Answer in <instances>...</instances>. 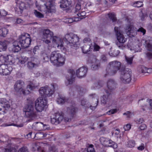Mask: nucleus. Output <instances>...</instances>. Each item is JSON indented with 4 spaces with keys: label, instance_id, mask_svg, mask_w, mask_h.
<instances>
[{
    "label": "nucleus",
    "instance_id": "7",
    "mask_svg": "<svg viewBox=\"0 0 152 152\" xmlns=\"http://www.w3.org/2000/svg\"><path fill=\"white\" fill-rule=\"evenodd\" d=\"M64 38L67 44H69L71 46H74L75 47V45L79 40V38L77 35L73 33L67 34L65 35Z\"/></svg>",
    "mask_w": 152,
    "mask_h": 152
},
{
    "label": "nucleus",
    "instance_id": "10",
    "mask_svg": "<svg viewBox=\"0 0 152 152\" xmlns=\"http://www.w3.org/2000/svg\"><path fill=\"white\" fill-rule=\"evenodd\" d=\"M128 23L125 27V31L128 35L134 37L137 35V28L133 25L132 22L129 19L128 20Z\"/></svg>",
    "mask_w": 152,
    "mask_h": 152
},
{
    "label": "nucleus",
    "instance_id": "38",
    "mask_svg": "<svg viewBox=\"0 0 152 152\" xmlns=\"http://www.w3.org/2000/svg\"><path fill=\"white\" fill-rule=\"evenodd\" d=\"M134 5L135 7L139 8L142 7L143 4H142V2L141 1H137L134 3Z\"/></svg>",
    "mask_w": 152,
    "mask_h": 152
},
{
    "label": "nucleus",
    "instance_id": "36",
    "mask_svg": "<svg viewBox=\"0 0 152 152\" xmlns=\"http://www.w3.org/2000/svg\"><path fill=\"white\" fill-rule=\"evenodd\" d=\"M126 60L128 64H131L132 63L133 57H128L126 56Z\"/></svg>",
    "mask_w": 152,
    "mask_h": 152
},
{
    "label": "nucleus",
    "instance_id": "49",
    "mask_svg": "<svg viewBox=\"0 0 152 152\" xmlns=\"http://www.w3.org/2000/svg\"><path fill=\"white\" fill-rule=\"evenodd\" d=\"M5 152H16V149L13 148H6Z\"/></svg>",
    "mask_w": 152,
    "mask_h": 152
},
{
    "label": "nucleus",
    "instance_id": "39",
    "mask_svg": "<svg viewBox=\"0 0 152 152\" xmlns=\"http://www.w3.org/2000/svg\"><path fill=\"white\" fill-rule=\"evenodd\" d=\"M104 84V82L102 81H99L98 82V83H96L95 86H96L97 88H100V87H102Z\"/></svg>",
    "mask_w": 152,
    "mask_h": 152
},
{
    "label": "nucleus",
    "instance_id": "33",
    "mask_svg": "<svg viewBox=\"0 0 152 152\" xmlns=\"http://www.w3.org/2000/svg\"><path fill=\"white\" fill-rule=\"evenodd\" d=\"M110 143L108 145L107 147H111L113 148L114 149L116 148H117V144L115 142H114L113 141L111 140H110Z\"/></svg>",
    "mask_w": 152,
    "mask_h": 152
},
{
    "label": "nucleus",
    "instance_id": "40",
    "mask_svg": "<svg viewBox=\"0 0 152 152\" xmlns=\"http://www.w3.org/2000/svg\"><path fill=\"white\" fill-rule=\"evenodd\" d=\"M37 87V86H35L33 83H30V84L27 86V88L30 89V90H32Z\"/></svg>",
    "mask_w": 152,
    "mask_h": 152
},
{
    "label": "nucleus",
    "instance_id": "45",
    "mask_svg": "<svg viewBox=\"0 0 152 152\" xmlns=\"http://www.w3.org/2000/svg\"><path fill=\"white\" fill-rule=\"evenodd\" d=\"M146 31V30L142 27L139 28L138 30L137 29V32H140L142 33L143 35L145 34Z\"/></svg>",
    "mask_w": 152,
    "mask_h": 152
},
{
    "label": "nucleus",
    "instance_id": "61",
    "mask_svg": "<svg viewBox=\"0 0 152 152\" xmlns=\"http://www.w3.org/2000/svg\"><path fill=\"white\" fill-rule=\"evenodd\" d=\"M148 100V103L150 105V107L149 108V110L151 112H152V99H149Z\"/></svg>",
    "mask_w": 152,
    "mask_h": 152
},
{
    "label": "nucleus",
    "instance_id": "62",
    "mask_svg": "<svg viewBox=\"0 0 152 152\" xmlns=\"http://www.w3.org/2000/svg\"><path fill=\"white\" fill-rule=\"evenodd\" d=\"M144 148V144L143 143H142L141 145L137 148V149L141 151L143 150Z\"/></svg>",
    "mask_w": 152,
    "mask_h": 152
},
{
    "label": "nucleus",
    "instance_id": "13",
    "mask_svg": "<svg viewBox=\"0 0 152 152\" xmlns=\"http://www.w3.org/2000/svg\"><path fill=\"white\" fill-rule=\"evenodd\" d=\"M114 31L118 42L122 43L125 42L126 41V39L125 38L124 35L120 31L119 28L116 26L114 28Z\"/></svg>",
    "mask_w": 152,
    "mask_h": 152
},
{
    "label": "nucleus",
    "instance_id": "53",
    "mask_svg": "<svg viewBox=\"0 0 152 152\" xmlns=\"http://www.w3.org/2000/svg\"><path fill=\"white\" fill-rule=\"evenodd\" d=\"M7 12L4 10H2L0 11V15L3 16H5L7 15Z\"/></svg>",
    "mask_w": 152,
    "mask_h": 152
},
{
    "label": "nucleus",
    "instance_id": "1",
    "mask_svg": "<svg viewBox=\"0 0 152 152\" xmlns=\"http://www.w3.org/2000/svg\"><path fill=\"white\" fill-rule=\"evenodd\" d=\"M78 111V108L75 106H72L67 109V112L69 116L64 117V113L62 112H58L55 113L52 118H51V122L53 124L57 125L60 123L64 118L65 121L69 122L74 117Z\"/></svg>",
    "mask_w": 152,
    "mask_h": 152
},
{
    "label": "nucleus",
    "instance_id": "4",
    "mask_svg": "<svg viewBox=\"0 0 152 152\" xmlns=\"http://www.w3.org/2000/svg\"><path fill=\"white\" fill-rule=\"evenodd\" d=\"M109 65L110 68L106 69V74L105 75L104 77H106L107 75H113L115 74L120 69L121 67V63L120 62L117 61H113L110 62Z\"/></svg>",
    "mask_w": 152,
    "mask_h": 152
},
{
    "label": "nucleus",
    "instance_id": "16",
    "mask_svg": "<svg viewBox=\"0 0 152 152\" xmlns=\"http://www.w3.org/2000/svg\"><path fill=\"white\" fill-rule=\"evenodd\" d=\"M11 70L8 69V66L5 64H0V74L3 75H7L10 73Z\"/></svg>",
    "mask_w": 152,
    "mask_h": 152
},
{
    "label": "nucleus",
    "instance_id": "20",
    "mask_svg": "<svg viewBox=\"0 0 152 152\" xmlns=\"http://www.w3.org/2000/svg\"><path fill=\"white\" fill-rule=\"evenodd\" d=\"M92 44L91 43L89 44H84L81 47L82 52L84 54H89L90 52L92 50Z\"/></svg>",
    "mask_w": 152,
    "mask_h": 152
},
{
    "label": "nucleus",
    "instance_id": "8",
    "mask_svg": "<svg viewBox=\"0 0 152 152\" xmlns=\"http://www.w3.org/2000/svg\"><path fill=\"white\" fill-rule=\"evenodd\" d=\"M53 87L52 89H51L48 86L42 87L40 88L39 90L40 94L41 96L45 97H49L51 96L54 92V86L53 84L51 85Z\"/></svg>",
    "mask_w": 152,
    "mask_h": 152
},
{
    "label": "nucleus",
    "instance_id": "23",
    "mask_svg": "<svg viewBox=\"0 0 152 152\" xmlns=\"http://www.w3.org/2000/svg\"><path fill=\"white\" fill-rule=\"evenodd\" d=\"M67 98L61 95H58V97L57 99V102L58 104H63L66 102L68 101Z\"/></svg>",
    "mask_w": 152,
    "mask_h": 152
},
{
    "label": "nucleus",
    "instance_id": "51",
    "mask_svg": "<svg viewBox=\"0 0 152 152\" xmlns=\"http://www.w3.org/2000/svg\"><path fill=\"white\" fill-rule=\"evenodd\" d=\"M74 18H69L66 19L65 22L66 23H71L74 22Z\"/></svg>",
    "mask_w": 152,
    "mask_h": 152
},
{
    "label": "nucleus",
    "instance_id": "30",
    "mask_svg": "<svg viewBox=\"0 0 152 152\" xmlns=\"http://www.w3.org/2000/svg\"><path fill=\"white\" fill-rule=\"evenodd\" d=\"M108 16L110 19L113 22H116L117 18L115 17L114 13H110L108 14Z\"/></svg>",
    "mask_w": 152,
    "mask_h": 152
},
{
    "label": "nucleus",
    "instance_id": "44",
    "mask_svg": "<svg viewBox=\"0 0 152 152\" xmlns=\"http://www.w3.org/2000/svg\"><path fill=\"white\" fill-rule=\"evenodd\" d=\"M18 152H28L27 148L26 146H23L18 150Z\"/></svg>",
    "mask_w": 152,
    "mask_h": 152
},
{
    "label": "nucleus",
    "instance_id": "63",
    "mask_svg": "<svg viewBox=\"0 0 152 152\" xmlns=\"http://www.w3.org/2000/svg\"><path fill=\"white\" fill-rule=\"evenodd\" d=\"M10 56V57H11V56L10 55H7L6 56H4V61L6 62H10V61L9 60V56Z\"/></svg>",
    "mask_w": 152,
    "mask_h": 152
},
{
    "label": "nucleus",
    "instance_id": "27",
    "mask_svg": "<svg viewBox=\"0 0 152 152\" xmlns=\"http://www.w3.org/2000/svg\"><path fill=\"white\" fill-rule=\"evenodd\" d=\"M95 60V63L92 64L91 66V68L93 70H96L99 69L100 67V63L99 61L96 59H94Z\"/></svg>",
    "mask_w": 152,
    "mask_h": 152
},
{
    "label": "nucleus",
    "instance_id": "47",
    "mask_svg": "<svg viewBox=\"0 0 152 152\" xmlns=\"http://www.w3.org/2000/svg\"><path fill=\"white\" fill-rule=\"evenodd\" d=\"M100 47L96 43H94V51H97L99 50L100 49Z\"/></svg>",
    "mask_w": 152,
    "mask_h": 152
},
{
    "label": "nucleus",
    "instance_id": "2",
    "mask_svg": "<svg viewBox=\"0 0 152 152\" xmlns=\"http://www.w3.org/2000/svg\"><path fill=\"white\" fill-rule=\"evenodd\" d=\"M23 111L26 117L32 120L37 117V113L34 108V102L32 100L28 101V104L25 107Z\"/></svg>",
    "mask_w": 152,
    "mask_h": 152
},
{
    "label": "nucleus",
    "instance_id": "28",
    "mask_svg": "<svg viewBox=\"0 0 152 152\" xmlns=\"http://www.w3.org/2000/svg\"><path fill=\"white\" fill-rule=\"evenodd\" d=\"M8 30L5 28L0 29V36L4 37H6L8 34Z\"/></svg>",
    "mask_w": 152,
    "mask_h": 152
},
{
    "label": "nucleus",
    "instance_id": "43",
    "mask_svg": "<svg viewBox=\"0 0 152 152\" xmlns=\"http://www.w3.org/2000/svg\"><path fill=\"white\" fill-rule=\"evenodd\" d=\"M117 111L118 110L116 109H112L107 111V114L109 115L113 114L116 113Z\"/></svg>",
    "mask_w": 152,
    "mask_h": 152
},
{
    "label": "nucleus",
    "instance_id": "34",
    "mask_svg": "<svg viewBox=\"0 0 152 152\" xmlns=\"http://www.w3.org/2000/svg\"><path fill=\"white\" fill-rule=\"evenodd\" d=\"M135 143L134 140H131L129 141L128 142V146L129 148H132L134 146Z\"/></svg>",
    "mask_w": 152,
    "mask_h": 152
},
{
    "label": "nucleus",
    "instance_id": "56",
    "mask_svg": "<svg viewBox=\"0 0 152 152\" xmlns=\"http://www.w3.org/2000/svg\"><path fill=\"white\" fill-rule=\"evenodd\" d=\"M131 128V125L130 124H127L124 126V129L125 131H128Z\"/></svg>",
    "mask_w": 152,
    "mask_h": 152
},
{
    "label": "nucleus",
    "instance_id": "6",
    "mask_svg": "<svg viewBox=\"0 0 152 152\" xmlns=\"http://www.w3.org/2000/svg\"><path fill=\"white\" fill-rule=\"evenodd\" d=\"M18 40L21 47L23 49L28 47L30 45L31 41L30 35L28 33L20 36Z\"/></svg>",
    "mask_w": 152,
    "mask_h": 152
},
{
    "label": "nucleus",
    "instance_id": "9",
    "mask_svg": "<svg viewBox=\"0 0 152 152\" xmlns=\"http://www.w3.org/2000/svg\"><path fill=\"white\" fill-rule=\"evenodd\" d=\"M47 100L45 99L38 98L35 101V108L37 112H42L46 106Z\"/></svg>",
    "mask_w": 152,
    "mask_h": 152
},
{
    "label": "nucleus",
    "instance_id": "37",
    "mask_svg": "<svg viewBox=\"0 0 152 152\" xmlns=\"http://www.w3.org/2000/svg\"><path fill=\"white\" fill-rule=\"evenodd\" d=\"M124 43L118 42L116 43V45L120 49H124L125 48V46L124 45Z\"/></svg>",
    "mask_w": 152,
    "mask_h": 152
},
{
    "label": "nucleus",
    "instance_id": "14",
    "mask_svg": "<svg viewBox=\"0 0 152 152\" xmlns=\"http://www.w3.org/2000/svg\"><path fill=\"white\" fill-rule=\"evenodd\" d=\"M96 103L95 106H92L90 105L89 102L86 100V99L83 98L81 100V103L82 106H84L85 108H90L91 110H94L96 108L98 103V99L96 98Z\"/></svg>",
    "mask_w": 152,
    "mask_h": 152
},
{
    "label": "nucleus",
    "instance_id": "17",
    "mask_svg": "<svg viewBox=\"0 0 152 152\" xmlns=\"http://www.w3.org/2000/svg\"><path fill=\"white\" fill-rule=\"evenodd\" d=\"M43 36L42 37L44 39H52V42H53V38L56 36H53V32L51 31L49 29H44L42 31Z\"/></svg>",
    "mask_w": 152,
    "mask_h": 152
},
{
    "label": "nucleus",
    "instance_id": "19",
    "mask_svg": "<svg viewBox=\"0 0 152 152\" xmlns=\"http://www.w3.org/2000/svg\"><path fill=\"white\" fill-rule=\"evenodd\" d=\"M60 7L63 9L68 8L71 7V0H61L60 1Z\"/></svg>",
    "mask_w": 152,
    "mask_h": 152
},
{
    "label": "nucleus",
    "instance_id": "21",
    "mask_svg": "<svg viewBox=\"0 0 152 152\" xmlns=\"http://www.w3.org/2000/svg\"><path fill=\"white\" fill-rule=\"evenodd\" d=\"M107 86L108 89L107 90L110 92L111 93L112 91L116 88V83L113 80L110 79L108 81Z\"/></svg>",
    "mask_w": 152,
    "mask_h": 152
},
{
    "label": "nucleus",
    "instance_id": "24",
    "mask_svg": "<svg viewBox=\"0 0 152 152\" xmlns=\"http://www.w3.org/2000/svg\"><path fill=\"white\" fill-rule=\"evenodd\" d=\"M18 42L15 41L13 43L12 46V50L14 52H18L21 49V47L19 45Z\"/></svg>",
    "mask_w": 152,
    "mask_h": 152
},
{
    "label": "nucleus",
    "instance_id": "54",
    "mask_svg": "<svg viewBox=\"0 0 152 152\" xmlns=\"http://www.w3.org/2000/svg\"><path fill=\"white\" fill-rule=\"evenodd\" d=\"M141 72L142 73H147V68L144 66L141 67Z\"/></svg>",
    "mask_w": 152,
    "mask_h": 152
},
{
    "label": "nucleus",
    "instance_id": "5",
    "mask_svg": "<svg viewBox=\"0 0 152 152\" xmlns=\"http://www.w3.org/2000/svg\"><path fill=\"white\" fill-rule=\"evenodd\" d=\"M120 79L125 83H129L131 81L132 72L129 68L122 67L120 70Z\"/></svg>",
    "mask_w": 152,
    "mask_h": 152
},
{
    "label": "nucleus",
    "instance_id": "18",
    "mask_svg": "<svg viewBox=\"0 0 152 152\" xmlns=\"http://www.w3.org/2000/svg\"><path fill=\"white\" fill-rule=\"evenodd\" d=\"M106 95H103V97L101 98V102L102 103L106 104L107 102L112 98V94L111 92L106 89H104Z\"/></svg>",
    "mask_w": 152,
    "mask_h": 152
},
{
    "label": "nucleus",
    "instance_id": "50",
    "mask_svg": "<svg viewBox=\"0 0 152 152\" xmlns=\"http://www.w3.org/2000/svg\"><path fill=\"white\" fill-rule=\"evenodd\" d=\"M81 8V5L79 3L77 4L75 6V10L76 12H78L80 10Z\"/></svg>",
    "mask_w": 152,
    "mask_h": 152
},
{
    "label": "nucleus",
    "instance_id": "31",
    "mask_svg": "<svg viewBox=\"0 0 152 152\" xmlns=\"http://www.w3.org/2000/svg\"><path fill=\"white\" fill-rule=\"evenodd\" d=\"M33 134L34 136H37L39 139H42L45 137L44 133L42 132L37 133L36 134L34 133Z\"/></svg>",
    "mask_w": 152,
    "mask_h": 152
},
{
    "label": "nucleus",
    "instance_id": "58",
    "mask_svg": "<svg viewBox=\"0 0 152 152\" xmlns=\"http://www.w3.org/2000/svg\"><path fill=\"white\" fill-rule=\"evenodd\" d=\"M135 121L137 124H140L144 122V120L142 118H140L136 120Z\"/></svg>",
    "mask_w": 152,
    "mask_h": 152
},
{
    "label": "nucleus",
    "instance_id": "42",
    "mask_svg": "<svg viewBox=\"0 0 152 152\" xmlns=\"http://www.w3.org/2000/svg\"><path fill=\"white\" fill-rule=\"evenodd\" d=\"M0 47L2 48L3 50H5L7 48L6 43L3 42H0Z\"/></svg>",
    "mask_w": 152,
    "mask_h": 152
},
{
    "label": "nucleus",
    "instance_id": "60",
    "mask_svg": "<svg viewBox=\"0 0 152 152\" xmlns=\"http://www.w3.org/2000/svg\"><path fill=\"white\" fill-rule=\"evenodd\" d=\"M124 115H126L127 116V118H130L132 115L131 113L129 111H128L126 113H123Z\"/></svg>",
    "mask_w": 152,
    "mask_h": 152
},
{
    "label": "nucleus",
    "instance_id": "32",
    "mask_svg": "<svg viewBox=\"0 0 152 152\" xmlns=\"http://www.w3.org/2000/svg\"><path fill=\"white\" fill-rule=\"evenodd\" d=\"M34 13L35 16L38 18H42L44 17V15L37 10H34Z\"/></svg>",
    "mask_w": 152,
    "mask_h": 152
},
{
    "label": "nucleus",
    "instance_id": "48",
    "mask_svg": "<svg viewBox=\"0 0 152 152\" xmlns=\"http://www.w3.org/2000/svg\"><path fill=\"white\" fill-rule=\"evenodd\" d=\"M150 52L146 53V57L148 59L150 60L152 58V51H150Z\"/></svg>",
    "mask_w": 152,
    "mask_h": 152
},
{
    "label": "nucleus",
    "instance_id": "26",
    "mask_svg": "<svg viewBox=\"0 0 152 152\" xmlns=\"http://www.w3.org/2000/svg\"><path fill=\"white\" fill-rule=\"evenodd\" d=\"M111 140L107 138L104 137H102L100 139V140L101 143L104 146L107 147L109 145H110V140Z\"/></svg>",
    "mask_w": 152,
    "mask_h": 152
},
{
    "label": "nucleus",
    "instance_id": "15",
    "mask_svg": "<svg viewBox=\"0 0 152 152\" xmlns=\"http://www.w3.org/2000/svg\"><path fill=\"white\" fill-rule=\"evenodd\" d=\"M88 69L85 66L79 68L76 71V75L79 78H81L86 76L87 72Z\"/></svg>",
    "mask_w": 152,
    "mask_h": 152
},
{
    "label": "nucleus",
    "instance_id": "11",
    "mask_svg": "<svg viewBox=\"0 0 152 152\" xmlns=\"http://www.w3.org/2000/svg\"><path fill=\"white\" fill-rule=\"evenodd\" d=\"M24 84V82L21 80H17L15 83L14 86V88L15 91L17 92H19L20 94H22L24 95H26L28 94L30 91L29 90L26 91L23 89V87Z\"/></svg>",
    "mask_w": 152,
    "mask_h": 152
},
{
    "label": "nucleus",
    "instance_id": "35",
    "mask_svg": "<svg viewBox=\"0 0 152 152\" xmlns=\"http://www.w3.org/2000/svg\"><path fill=\"white\" fill-rule=\"evenodd\" d=\"M37 65L31 62H28L27 63V67L29 69H31Z\"/></svg>",
    "mask_w": 152,
    "mask_h": 152
},
{
    "label": "nucleus",
    "instance_id": "57",
    "mask_svg": "<svg viewBox=\"0 0 152 152\" xmlns=\"http://www.w3.org/2000/svg\"><path fill=\"white\" fill-rule=\"evenodd\" d=\"M43 58L45 61H48L50 60V58L48 57L47 54L43 55Z\"/></svg>",
    "mask_w": 152,
    "mask_h": 152
},
{
    "label": "nucleus",
    "instance_id": "46",
    "mask_svg": "<svg viewBox=\"0 0 152 152\" xmlns=\"http://www.w3.org/2000/svg\"><path fill=\"white\" fill-rule=\"evenodd\" d=\"M49 150L50 152H58V150L54 146H51L49 148Z\"/></svg>",
    "mask_w": 152,
    "mask_h": 152
},
{
    "label": "nucleus",
    "instance_id": "55",
    "mask_svg": "<svg viewBox=\"0 0 152 152\" xmlns=\"http://www.w3.org/2000/svg\"><path fill=\"white\" fill-rule=\"evenodd\" d=\"M147 126L145 124H142L139 127L140 130H144L147 128Z\"/></svg>",
    "mask_w": 152,
    "mask_h": 152
},
{
    "label": "nucleus",
    "instance_id": "41",
    "mask_svg": "<svg viewBox=\"0 0 152 152\" xmlns=\"http://www.w3.org/2000/svg\"><path fill=\"white\" fill-rule=\"evenodd\" d=\"M93 145H90L87 149V152H95Z\"/></svg>",
    "mask_w": 152,
    "mask_h": 152
},
{
    "label": "nucleus",
    "instance_id": "12",
    "mask_svg": "<svg viewBox=\"0 0 152 152\" xmlns=\"http://www.w3.org/2000/svg\"><path fill=\"white\" fill-rule=\"evenodd\" d=\"M63 42L62 39L59 37H54L53 38V43L56 44L57 47L60 48L62 52L64 53L66 49L64 47Z\"/></svg>",
    "mask_w": 152,
    "mask_h": 152
},
{
    "label": "nucleus",
    "instance_id": "25",
    "mask_svg": "<svg viewBox=\"0 0 152 152\" xmlns=\"http://www.w3.org/2000/svg\"><path fill=\"white\" fill-rule=\"evenodd\" d=\"M147 49L149 51H152V38L148 37L145 41Z\"/></svg>",
    "mask_w": 152,
    "mask_h": 152
},
{
    "label": "nucleus",
    "instance_id": "64",
    "mask_svg": "<svg viewBox=\"0 0 152 152\" xmlns=\"http://www.w3.org/2000/svg\"><path fill=\"white\" fill-rule=\"evenodd\" d=\"M77 15L78 17H83L85 15V12H79Z\"/></svg>",
    "mask_w": 152,
    "mask_h": 152
},
{
    "label": "nucleus",
    "instance_id": "59",
    "mask_svg": "<svg viewBox=\"0 0 152 152\" xmlns=\"http://www.w3.org/2000/svg\"><path fill=\"white\" fill-rule=\"evenodd\" d=\"M17 126L18 127H22L23 126V124H15L12 123V124H8L7 125V126Z\"/></svg>",
    "mask_w": 152,
    "mask_h": 152
},
{
    "label": "nucleus",
    "instance_id": "3",
    "mask_svg": "<svg viewBox=\"0 0 152 152\" xmlns=\"http://www.w3.org/2000/svg\"><path fill=\"white\" fill-rule=\"evenodd\" d=\"M50 60L54 65L62 66L64 64L65 58L58 52L54 51L50 54Z\"/></svg>",
    "mask_w": 152,
    "mask_h": 152
},
{
    "label": "nucleus",
    "instance_id": "29",
    "mask_svg": "<svg viewBox=\"0 0 152 152\" xmlns=\"http://www.w3.org/2000/svg\"><path fill=\"white\" fill-rule=\"evenodd\" d=\"M36 129L38 131H42L43 126V123L41 122H37L35 124Z\"/></svg>",
    "mask_w": 152,
    "mask_h": 152
},
{
    "label": "nucleus",
    "instance_id": "22",
    "mask_svg": "<svg viewBox=\"0 0 152 152\" xmlns=\"http://www.w3.org/2000/svg\"><path fill=\"white\" fill-rule=\"evenodd\" d=\"M68 72L70 74V78H69L67 77H66V78L69 83V84H71L73 83L75 80L74 76L75 74V72L73 69H69Z\"/></svg>",
    "mask_w": 152,
    "mask_h": 152
},
{
    "label": "nucleus",
    "instance_id": "52",
    "mask_svg": "<svg viewBox=\"0 0 152 152\" xmlns=\"http://www.w3.org/2000/svg\"><path fill=\"white\" fill-rule=\"evenodd\" d=\"M83 42L84 43H91V39L89 37L85 38L83 40Z\"/></svg>",
    "mask_w": 152,
    "mask_h": 152
}]
</instances>
